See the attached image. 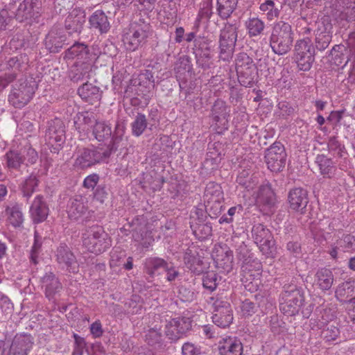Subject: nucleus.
Listing matches in <instances>:
<instances>
[{
    "instance_id": "obj_1",
    "label": "nucleus",
    "mask_w": 355,
    "mask_h": 355,
    "mask_svg": "<svg viewBox=\"0 0 355 355\" xmlns=\"http://www.w3.org/2000/svg\"><path fill=\"white\" fill-rule=\"evenodd\" d=\"M125 126L117 123L112 140L106 146H90L80 148L76 153L73 166L78 169L85 170L101 164L107 163L111 155L123 146Z\"/></svg>"
},
{
    "instance_id": "obj_2",
    "label": "nucleus",
    "mask_w": 355,
    "mask_h": 355,
    "mask_svg": "<svg viewBox=\"0 0 355 355\" xmlns=\"http://www.w3.org/2000/svg\"><path fill=\"white\" fill-rule=\"evenodd\" d=\"M295 33L292 25L284 20L275 22L270 36V46L279 55L288 53L293 44Z\"/></svg>"
},
{
    "instance_id": "obj_3",
    "label": "nucleus",
    "mask_w": 355,
    "mask_h": 355,
    "mask_svg": "<svg viewBox=\"0 0 355 355\" xmlns=\"http://www.w3.org/2000/svg\"><path fill=\"white\" fill-rule=\"evenodd\" d=\"M151 32L150 23L139 18L130 24L128 31L123 35L124 45L128 50L134 51L146 43Z\"/></svg>"
},
{
    "instance_id": "obj_4",
    "label": "nucleus",
    "mask_w": 355,
    "mask_h": 355,
    "mask_svg": "<svg viewBox=\"0 0 355 355\" xmlns=\"http://www.w3.org/2000/svg\"><path fill=\"white\" fill-rule=\"evenodd\" d=\"M304 301L303 292L297 285L285 284L279 296V309L288 316L298 314Z\"/></svg>"
},
{
    "instance_id": "obj_5",
    "label": "nucleus",
    "mask_w": 355,
    "mask_h": 355,
    "mask_svg": "<svg viewBox=\"0 0 355 355\" xmlns=\"http://www.w3.org/2000/svg\"><path fill=\"white\" fill-rule=\"evenodd\" d=\"M37 89L36 81L33 78H20L12 87L8 101L16 108H22L33 98Z\"/></svg>"
},
{
    "instance_id": "obj_6",
    "label": "nucleus",
    "mask_w": 355,
    "mask_h": 355,
    "mask_svg": "<svg viewBox=\"0 0 355 355\" xmlns=\"http://www.w3.org/2000/svg\"><path fill=\"white\" fill-rule=\"evenodd\" d=\"M83 245L92 253L101 254L112 245L110 237L103 227L93 225L86 229L83 236Z\"/></svg>"
},
{
    "instance_id": "obj_7",
    "label": "nucleus",
    "mask_w": 355,
    "mask_h": 355,
    "mask_svg": "<svg viewBox=\"0 0 355 355\" xmlns=\"http://www.w3.org/2000/svg\"><path fill=\"white\" fill-rule=\"evenodd\" d=\"M207 302L213 309L212 321L215 324L225 328L232 322V310L228 302L221 298L211 297Z\"/></svg>"
},
{
    "instance_id": "obj_8",
    "label": "nucleus",
    "mask_w": 355,
    "mask_h": 355,
    "mask_svg": "<svg viewBox=\"0 0 355 355\" xmlns=\"http://www.w3.org/2000/svg\"><path fill=\"white\" fill-rule=\"evenodd\" d=\"M287 154L284 145L279 141L273 143L265 153L268 168L272 172H279L285 166Z\"/></svg>"
},
{
    "instance_id": "obj_9",
    "label": "nucleus",
    "mask_w": 355,
    "mask_h": 355,
    "mask_svg": "<svg viewBox=\"0 0 355 355\" xmlns=\"http://www.w3.org/2000/svg\"><path fill=\"white\" fill-rule=\"evenodd\" d=\"M252 235L254 243L263 254L267 256L272 254L274 248L273 236L266 226L261 223L254 225Z\"/></svg>"
},
{
    "instance_id": "obj_10",
    "label": "nucleus",
    "mask_w": 355,
    "mask_h": 355,
    "mask_svg": "<svg viewBox=\"0 0 355 355\" xmlns=\"http://www.w3.org/2000/svg\"><path fill=\"white\" fill-rule=\"evenodd\" d=\"M192 320L187 317L173 318L166 322L165 334L172 341H177L191 329Z\"/></svg>"
},
{
    "instance_id": "obj_11",
    "label": "nucleus",
    "mask_w": 355,
    "mask_h": 355,
    "mask_svg": "<svg viewBox=\"0 0 355 355\" xmlns=\"http://www.w3.org/2000/svg\"><path fill=\"white\" fill-rule=\"evenodd\" d=\"M15 15L16 20L19 22L27 24L38 23L40 18L39 8L33 0H24L19 4L16 12H12Z\"/></svg>"
},
{
    "instance_id": "obj_12",
    "label": "nucleus",
    "mask_w": 355,
    "mask_h": 355,
    "mask_svg": "<svg viewBox=\"0 0 355 355\" xmlns=\"http://www.w3.org/2000/svg\"><path fill=\"white\" fill-rule=\"evenodd\" d=\"M68 216L71 220H77L84 217L87 221L94 214V211L88 210L87 200L82 196H76L71 198L67 207Z\"/></svg>"
},
{
    "instance_id": "obj_13",
    "label": "nucleus",
    "mask_w": 355,
    "mask_h": 355,
    "mask_svg": "<svg viewBox=\"0 0 355 355\" xmlns=\"http://www.w3.org/2000/svg\"><path fill=\"white\" fill-rule=\"evenodd\" d=\"M289 207L294 211L304 214L309 203V193L302 187L291 189L288 193Z\"/></svg>"
},
{
    "instance_id": "obj_14",
    "label": "nucleus",
    "mask_w": 355,
    "mask_h": 355,
    "mask_svg": "<svg viewBox=\"0 0 355 355\" xmlns=\"http://www.w3.org/2000/svg\"><path fill=\"white\" fill-rule=\"evenodd\" d=\"M28 59L26 55H21L10 58L6 63V69L10 71L6 73V77H0V85L5 87L8 83L12 82L17 76V72H21L27 68Z\"/></svg>"
},
{
    "instance_id": "obj_15",
    "label": "nucleus",
    "mask_w": 355,
    "mask_h": 355,
    "mask_svg": "<svg viewBox=\"0 0 355 355\" xmlns=\"http://www.w3.org/2000/svg\"><path fill=\"white\" fill-rule=\"evenodd\" d=\"M332 26L324 20L318 22L315 31V49L318 51H324L332 40Z\"/></svg>"
},
{
    "instance_id": "obj_16",
    "label": "nucleus",
    "mask_w": 355,
    "mask_h": 355,
    "mask_svg": "<svg viewBox=\"0 0 355 355\" xmlns=\"http://www.w3.org/2000/svg\"><path fill=\"white\" fill-rule=\"evenodd\" d=\"M183 261L186 268L195 275L202 274L205 269L202 257L199 255L195 245H191L186 249L184 252Z\"/></svg>"
},
{
    "instance_id": "obj_17",
    "label": "nucleus",
    "mask_w": 355,
    "mask_h": 355,
    "mask_svg": "<svg viewBox=\"0 0 355 355\" xmlns=\"http://www.w3.org/2000/svg\"><path fill=\"white\" fill-rule=\"evenodd\" d=\"M56 261L62 268L76 272L78 269L76 257L65 243H61L55 252Z\"/></svg>"
},
{
    "instance_id": "obj_18",
    "label": "nucleus",
    "mask_w": 355,
    "mask_h": 355,
    "mask_svg": "<svg viewBox=\"0 0 355 355\" xmlns=\"http://www.w3.org/2000/svg\"><path fill=\"white\" fill-rule=\"evenodd\" d=\"M67 59H77L81 63H93L96 55L84 43L76 42L65 51Z\"/></svg>"
},
{
    "instance_id": "obj_19",
    "label": "nucleus",
    "mask_w": 355,
    "mask_h": 355,
    "mask_svg": "<svg viewBox=\"0 0 355 355\" xmlns=\"http://www.w3.org/2000/svg\"><path fill=\"white\" fill-rule=\"evenodd\" d=\"M67 37L64 31L58 28H51L46 35L45 49L51 53H58L66 44Z\"/></svg>"
},
{
    "instance_id": "obj_20",
    "label": "nucleus",
    "mask_w": 355,
    "mask_h": 355,
    "mask_svg": "<svg viewBox=\"0 0 355 355\" xmlns=\"http://www.w3.org/2000/svg\"><path fill=\"white\" fill-rule=\"evenodd\" d=\"M33 344L34 339L30 334H17L10 347V355H28Z\"/></svg>"
},
{
    "instance_id": "obj_21",
    "label": "nucleus",
    "mask_w": 355,
    "mask_h": 355,
    "mask_svg": "<svg viewBox=\"0 0 355 355\" xmlns=\"http://www.w3.org/2000/svg\"><path fill=\"white\" fill-rule=\"evenodd\" d=\"M85 12L80 8L73 9L64 21L65 29L69 34L80 33L86 21Z\"/></svg>"
},
{
    "instance_id": "obj_22",
    "label": "nucleus",
    "mask_w": 355,
    "mask_h": 355,
    "mask_svg": "<svg viewBox=\"0 0 355 355\" xmlns=\"http://www.w3.org/2000/svg\"><path fill=\"white\" fill-rule=\"evenodd\" d=\"M49 212V208L43 196H36L29 209V214L33 222L37 224L44 221Z\"/></svg>"
},
{
    "instance_id": "obj_23",
    "label": "nucleus",
    "mask_w": 355,
    "mask_h": 355,
    "mask_svg": "<svg viewBox=\"0 0 355 355\" xmlns=\"http://www.w3.org/2000/svg\"><path fill=\"white\" fill-rule=\"evenodd\" d=\"M329 56L332 64L343 69L351 60L352 50L344 44H336L329 51Z\"/></svg>"
},
{
    "instance_id": "obj_24",
    "label": "nucleus",
    "mask_w": 355,
    "mask_h": 355,
    "mask_svg": "<svg viewBox=\"0 0 355 355\" xmlns=\"http://www.w3.org/2000/svg\"><path fill=\"white\" fill-rule=\"evenodd\" d=\"M218 349L220 355H242L243 344L236 337L227 336L220 340Z\"/></svg>"
},
{
    "instance_id": "obj_25",
    "label": "nucleus",
    "mask_w": 355,
    "mask_h": 355,
    "mask_svg": "<svg viewBox=\"0 0 355 355\" xmlns=\"http://www.w3.org/2000/svg\"><path fill=\"white\" fill-rule=\"evenodd\" d=\"M78 94L83 101L90 105H95L99 103L102 96V92L100 90V88L88 82L83 84L78 88Z\"/></svg>"
},
{
    "instance_id": "obj_26",
    "label": "nucleus",
    "mask_w": 355,
    "mask_h": 355,
    "mask_svg": "<svg viewBox=\"0 0 355 355\" xmlns=\"http://www.w3.org/2000/svg\"><path fill=\"white\" fill-rule=\"evenodd\" d=\"M40 282L42 287L44 288L46 297L49 300L53 299L55 295L59 293L62 288L58 278L52 272H46L41 277Z\"/></svg>"
},
{
    "instance_id": "obj_27",
    "label": "nucleus",
    "mask_w": 355,
    "mask_h": 355,
    "mask_svg": "<svg viewBox=\"0 0 355 355\" xmlns=\"http://www.w3.org/2000/svg\"><path fill=\"white\" fill-rule=\"evenodd\" d=\"M40 183L38 173H31L19 184V189L22 198L28 202L33 194L37 191Z\"/></svg>"
},
{
    "instance_id": "obj_28",
    "label": "nucleus",
    "mask_w": 355,
    "mask_h": 355,
    "mask_svg": "<svg viewBox=\"0 0 355 355\" xmlns=\"http://www.w3.org/2000/svg\"><path fill=\"white\" fill-rule=\"evenodd\" d=\"M64 125L60 119H55L53 121L46 132V139L49 144L55 143L58 146H60L64 139Z\"/></svg>"
},
{
    "instance_id": "obj_29",
    "label": "nucleus",
    "mask_w": 355,
    "mask_h": 355,
    "mask_svg": "<svg viewBox=\"0 0 355 355\" xmlns=\"http://www.w3.org/2000/svg\"><path fill=\"white\" fill-rule=\"evenodd\" d=\"M89 28L101 34L106 33L110 24L105 13L101 10H96L89 18Z\"/></svg>"
},
{
    "instance_id": "obj_30",
    "label": "nucleus",
    "mask_w": 355,
    "mask_h": 355,
    "mask_svg": "<svg viewBox=\"0 0 355 355\" xmlns=\"http://www.w3.org/2000/svg\"><path fill=\"white\" fill-rule=\"evenodd\" d=\"M96 122L94 114L88 112H78L73 119L76 130L83 135L87 134L91 128H94Z\"/></svg>"
},
{
    "instance_id": "obj_31",
    "label": "nucleus",
    "mask_w": 355,
    "mask_h": 355,
    "mask_svg": "<svg viewBox=\"0 0 355 355\" xmlns=\"http://www.w3.org/2000/svg\"><path fill=\"white\" fill-rule=\"evenodd\" d=\"M166 267H167V261L157 257L146 259L144 264L145 272L151 278L159 275Z\"/></svg>"
},
{
    "instance_id": "obj_32",
    "label": "nucleus",
    "mask_w": 355,
    "mask_h": 355,
    "mask_svg": "<svg viewBox=\"0 0 355 355\" xmlns=\"http://www.w3.org/2000/svg\"><path fill=\"white\" fill-rule=\"evenodd\" d=\"M276 196L269 184L261 185L257 196V202L266 208H272L276 203Z\"/></svg>"
},
{
    "instance_id": "obj_33",
    "label": "nucleus",
    "mask_w": 355,
    "mask_h": 355,
    "mask_svg": "<svg viewBox=\"0 0 355 355\" xmlns=\"http://www.w3.org/2000/svg\"><path fill=\"white\" fill-rule=\"evenodd\" d=\"M216 267L229 271L232 268L233 254L231 250L220 248L212 254Z\"/></svg>"
},
{
    "instance_id": "obj_34",
    "label": "nucleus",
    "mask_w": 355,
    "mask_h": 355,
    "mask_svg": "<svg viewBox=\"0 0 355 355\" xmlns=\"http://www.w3.org/2000/svg\"><path fill=\"white\" fill-rule=\"evenodd\" d=\"M343 10L337 16L340 22L352 23L355 21V0H338Z\"/></svg>"
},
{
    "instance_id": "obj_35",
    "label": "nucleus",
    "mask_w": 355,
    "mask_h": 355,
    "mask_svg": "<svg viewBox=\"0 0 355 355\" xmlns=\"http://www.w3.org/2000/svg\"><path fill=\"white\" fill-rule=\"evenodd\" d=\"M245 27L249 37H258L264 34L266 24L257 17H251L245 21Z\"/></svg>"
},
{
    "instance_id": "obj_36",
    "label": "nucleus",
    "mask_w": 355,
    "mask_h": 355,
    "mask_svg": "<svg viewBox=\"0 0 355 355\" xmlns=\"http://www.w3.org/2000/svg\"><path fill=\"white\" fill-rule=\"evenodd\" d=\"M6 167L9 170L19 171L26 161V157L21 153V150L10 149L4 155Z\"/></svg>"
},
{
    "instance_id": "obj_37",
    "label": "nucleus",
    "mask_w": 355,
    "mask_h": 355,
    "mask_svg": "<svg viewBox=\"0 0 355 355\" xmlns=\"http://www.w3.org/2000/svg\"><path fill=\"white\" fill-rule=\"evenodd\" d=\"M238 0H216V10L219 17L227 19L236 9Z\"/></svg>"
},
{
    "instance_id": "obj_38",
    "label": "nucleus",
    "mask_w": 355,
    "mask_h": 355,
    "mask_svg": "<svg viewBox=\"0 0 355 355\" xmlns=\"http://www.w3.org/2000/svg\"><path fill=\"white\" fill-rule=\"evenodd\" d=\"M236 73L239 83L243 87H251L257 81L258 71L257 67L236 71Z\"/></svg>"
},
{
    "instance_id": "obj_39",
    "label": "nucleus",
    "mask_w": 355,
    "mask_h": 355,
    "mask_svg": "<svg viewBox=\"0 0 355 355\" xmlns=\"http://www.w3.org/2000/svg\"><path fill=\"white\" fill-rule=\"evenodd\" d=\"M115 132V130L114 131ZM114 134H112V128L110 124L104 121H96L92 129V135L98 141H105L112 137V140Z\"/></svg>"
},
{
    "instance_id": "obj_40",
    "label": "nucleus",
    "mask_w": 355,
    "mask_h": 355,
    "mask_svg": "<svg viewBox=\"0 0 355 355\" xmlns=\"http://www.w3.org/2000/svg\"><path fill=\"white\" fill-rule=\"evenodd\" d=\"M196 24H207L214 14L211 0H200Z\"/></svg>"
},
{
    "instance_id": "obj_41",
    "label": "nucleus",
    "mask_w": 355,
    "mask_h": 355,
    "mask_svg": "<svg viewBox=\"0 0 355 355\" xmlns=\"http://www.w3.org/2000/svg\"><path fill=\"white\" fill-rule=\"evenodd\" d=\"M315 281L318 286L324 291L331 288L334 282V275L331 270L323 268L315 274Z\"/></svg>"
},
{
    "instance_id": "obj_42",
    "label": "nucleus",
    "mask_w": 355,
    "mask_h": 355,
    "mask_svg": "<svg viewBox=\"0 0 355 355\" xmlns=\"http://www.w3.org/2000/svg\"><path fill=\"white\" fill-rule=\"evenodd\" d=\"M132 236L135 242L139 243L141 246L145 248H148L154 242L152 232L145 227L134 230L132 233Z\"/></svg>"
},
{
    "instance_id": "obj_43",
    "label": "nucleus",
    "mask_w": 355,
    "mask_h": 355,
    "mask_svg": "<svg viewBox=\"0 0 355 355\" xmlns=\"http://www.w3.org/2000/svg\"><path fill=\"white\" fill-rule=\"evenodd\" d=\"M6 212L8 215V222L12 226L15 228L22 226L24 218L20 205L16 204L12 207H7Z\"/></svg>"
},
{
    "instance_id": "obj_44",
    "label": "nucleus",
    "mask_w": 355,
    "mask_h": 355,
    "mask_svg": "<svg viewBox=\"0 0 355 355\" xmlns=\"http://www.w3.org/2000/svg\"><path fill=\"white\" fill-rule=\"evenodd\" d=\"M315 163L324 177L331 178L334 174L336 166L331 159L324 155H318L315 158Z\"/></svg>"
},
{
    "instance_id": "obj_45",
    "label": "nucleus",
    "mask_w": 355,
    "mask_h": 355,
    "mask_svg": "<svg viewBox=\"0 0 355 355\" xmlns=\"http://www.w3.org/2000/svg\"><path fill=\"white\" fill-rule=\"evenodd\" d=\"M315 50L311 40L306 37L296 41L294 55L315 56Z\"/></svg>"
},
{
    "instance_id": "obj_46",
    "label": "nucleus",
    "mask_w": 355,
    "mask_h": 355,
    "mask_svg": "<svg viewBox=\"0 0 355 355\" xmlns=\"http://www.w3.org/2000/svg\"><path fill=\"white\" fill-rule=\"evenodd\" d=\"M205 201L216 202V200H223V192L220 184L209 182L205 187L204 193Z\"/></svg>"
},
{
    "instance_id": "obj_47",
    "label": "nucleus",
    "mask_w": 355,
    "mask_h": 355,
    "mask_svg": "<svg viewBox=\"0 0 355 355\" xmlns=\"http://www.w3.org/2000/svg\"><path fill=\"white\" fill-rule=\"evenodd\" d=\"M237 40V27L236 25L227 23L220 31L219 43L236 44Z\"/></svg>"
},
{
    "instance_id": "obj_48",
    "label": "nucleus",
    "mask_w": 355,
    "mask_h": 355,
    "mask_svg": "<svg viewBox=\"0 0 355 355\" xmlns=\"http://www.w3.org/2000/svg\"><path fill=\"white\" fill-rule=\"evenodd\" d=\"M92 67V63H82L80 66H77L71 71V80L74 83H78L89 78Z\"/></svg>"
},
{
    "instance_id": "obj_49",
    "label": "nucleus",
    "mask_w": 355,
    "mask_h": 355,
    "mask_svg": "<svg viewBox=\"0 0 355 355\" xmlns=\"http://www.w3.org/2000/svg\"><path fill=\"white\" fill-rule=\"evenodd\" d=\"M72 337L73 338V345L71 355H83L85 352L87 355H91L88 343L84 337L76 333H73Z\"/></svg>"
},
{
    "instance_id": "obj_50",
    "label": "nucleus",
    "mask_w": 355,
    "mask_h": 355,
    "mask_svg": "<svg viewBox=\"0 0 355 355\" xmlns=\"http://www.w3.org/2000/svg\"><path fill=\"white\" fill-rule=\"evenodd\" d=\"M148 121L144 114L137 113L131 123L132 133L135 137L141 136L147 128Z\"/></svg>"
},
{
    "instance_id": "obj_51",
    "label": "nucleus",
    "mask_w": 355,
    "mask_h": 355,
    "mask_svg": "<svg viewBox=\"0 0 355 355\" xmlns=\"http://www.w3.org/2000/svg\"><path fill=\"white\" fill-rule=\"evenodd\" d=\"M191 69L192 64L190 57L188 55L180 57L175 68L176 78L178 79L182 78V76L184 75L185 73H190Z\"/></svg>"
},
{
    "instance_id": "obj_52",
    "label": "nucleus",
    "mask_w": 355,
    "mask_h": 355,
    "mask_svg": "<svg viewBox=\"0 0 355 355\" xmlns=\"http://www.w3.org/2000/svg\"><path fill=\"white\" fill-rule=\"evenodd\" d=\"M43 237L37 232L34 233V242L30 252V261L36 265L39 262V255L43 243Z\"/></svg>"
},
{
    "instance_id": "obj_53",
    "label": "nucleus",
    "mask_w": 355,
    "mask_h": 355,
    "mask_svg": "<svg viewBox=\"0 0 355 355\" xmlns=\"http://www.w3.org/2000/svg\"><path fill=\"white\" fill-rule=\"evenodd\" d=\"M228 107L225 103L220 100H217L211 109L212 116L216 122H219L221 119H225L227 115Z\"/></svg>"
},
{
    "instance_id": "obj_54",
    "label": "nucleus",
    "mask_w": 355,
    "mask_h": 355,
    "mask_svg": "<svg viewBox=\"0 0 355 355\" xmlns=\"http://www.w3.org/2000/svg\"><path fill=\"white\" fill-rule=\"evenodd\" d=\"M260 10L263 14L266 15L268 20H272L277 17L279 14V9L275 6V3L272 0H266L259 6Z\"/></svg>"
},
{
    "instance_id": "obj_55",
    "label": "nucleus",
    "mask_w": 355,
    "mask_h": 355,
    "mask_svg": "<svg viewBox=\"0 0 355 355\" xmlns=\"http://www.w3.org/2000/svg\"><path fill=\"white\" fill-rule=\"evenodd\" d=\"M295 60L297 63V68L300 71H308L312 67L315 60V56H307L294 55Z\"/></svg>"
},
{
    "instance_id": "obj_56",
    "label": "nucleus",
    "mask_w": 355,
    "mask_h": 355,
    "mask_svg": "<svg viewBox=\"0 0 355 355\" xmlns=\"http://www.w3.org/2000/svg\"><path fill=\"white\" fill-rule=\"evenodd\" d=\"M253 60L245 53H240L236 60V71L242 70L244 69H250V67H254Z\"/></svg>"
},
{
    "instance_id": "obj_57",
    "label": "nucleus",
    "mask_w": 355,
    "mask_h": 355,
    "mask_svg": "<svg viewBox=\"0 0 355 355\" xmlns=\"http://www.w3.org/2000/svg\"><path fill=\"white\" fill-rule=\"evenodd\" d=\"M218 284V275L213 271L208 272L203 275L202 285L209 291H214Z\"/></svg>"
},
{
    "instance_id": "obj_58",
    "label": "nucleus",
    "mask_w": 355,
    "mask_h": 355,
    "mask_svg": "<svg viewBox=\"0 0 355 355\" xmlns=\"http://www.w3.org/2000/svg\"><path fill=\"white\" fill-rule=\"evenodd\" d=\"M205 209L211 218H216L223 209V200L205 201Z\"/></svg>"
},
{
    "instance_id": "obj_59",
    "label": "nucleus",
    "mask_w": 355,
    "mask_h": 355,
    "mask_svg": "<svg viewBox=\"0 0 355 355\" xmlns=\"http://www.w3.org/2000/svg\"><path fill=\"white\" fill-rule=\"evenodd\" d=\"M146 340L150 345L160 344L162 340V334L160 328L155 326L150 329L146 334Z\"/></svg>"
},
{
    "instance_id": "obj_60",
    "label": "nucleus",
    "mask_w": 355,
    "mask_h": 355,
    "mask_svg": "<svg viewBox=\"0 0 355 355\" xmlns=\"http://www.w3.org/2000/svg\"><path fill=\"white\" fill-rule=\"evenodd\" d=\"M211 58L212 56L210 53L209 49L206 48L205 50L202 51V53L197 58V64L203 69H209L213 64Z\"/></svg>"
},
{
    "instance_id": "obj_61",
    "label": "nucleus",
    "mask_w": 355,
    "mask_h": 355,
    "mask_svg": "<svg viewBox=\"0 0 355 355\" xmlns=\"http://www.w3.org/2000/svg\"><path fill=\"white\" fill-rule=\"evenodd\" d=\"M236 44H230L225 43H219V58L220 59L227 61L230 60L234 51Z\"/></svg>"
},
{
    "instance_id": "obj_62",
    "label": "nucleus",
    "mask_w": 355,
    "mask_h": 355,
    "mask_svg": "<svg viewBox=\"0 0 355 355\" xmlns=\"http://www.w3.org/2000/svg\"><path fill=\"white\" fill-rule=\"evenodd\" d=\"M340 334L339 329L334 325H328L322 331L321 336L326 342L334 341Z\"/></svg>"
},
{
    "instance_id": "obj_63",
    "label": "nucleus",
    "mask_w": 355,
    "mask_h": 355,
    "mask_svg": "<svg viewBox=\"0 0 355 355\" xmlns=\"http://www.w3.org/2000/svg\"><path fill=\"white\" fill-rule=\"evenodd\" d=\"M328 148L330 152L339 157H343L344 146L338 140L337 137H331L328 141Z\"/></svg>"
},
{
    "instance_id": "obj_64",
    "label": "nucleus",
    "mask_w": 355,
    "mask_h": 355,
    "mask_svg": "<svg viewBox=\"0 0 355 355\" xmlns=\"http://www.w3.org/2000/svg\"><path fill=\"white\" fill-rule=\"evenodd\" d=\"M21 153L24 155V157H26V160L27 161V165L35 164L37 159L38 155L36 150L29 146H26L21 149Z\"/></svg>"
}]
</instances>
